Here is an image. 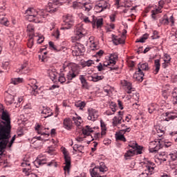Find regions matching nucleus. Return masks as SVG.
Masks as SVG:
<instances>
[{"mask_svg": "<svg viewBox=\"0 0 177 177\" xmlns=\"http://www.w3.org/2000/svg\"><path fill=\"white\" fill-rule=\"evenodd\" d=\"M109 107L112 110V111H117V104H115V102H110Z\"/></svg>", "mask_w": 177, "mask_h": 177, "instance_id": "nucleus-54", "label": "nucleus"}, {"mask_svg": "<svg viewBox=\"0 0 177 177\" xmlns=\"http://www.w3.org/2000/svg\"><path fill=\"white\" fill-rule=\"evenodd\" d=\"M169 157L171 161H175L177 159V151H172L169 154Z\"/></svg>", "mask_w": 177, "mask_h": 177, "instance_id": "nucleus-49", "label": "nucleus"}, {"mask_svg": "<svg viewBox=\"0 0 177 177\" xmlns=\"http://www.w3.org/2000/svg\"><path fill=\"white\" fill-rule=\"evenodd\" d=\"M138 67H140V69L141 71H149V64L144 63V64H139Z\"/></svg>", "mask_w": 177, "mask_h": 177, "instance_id": "nucleus-42", "label": "nucleus"}, {"mask_svg": "<svg viewBox=\"0 0 177 177\" xmlns=\"http://www.w3.org/2000/svg\"><path fill=\"white\" fill-rule=\"evenodd\" d=\"M145 77V73L143 71L140 70V67H138V71L133 75V78L136 80V81H139L142 82L143 81V77Z\"/></svg>", "mask_w": 177, "mask_h": 177, "instance_id": "nucleus-19", "label": "nucleus"}, {"mask_svg": "<svg viewBox=\"0 0 177 177\" xmlns=\"http://www.w3.org/2000/svg\"><path fill=\"white\" fill-rule=\"evenodd\" d=\"M88 41L91 50H97V49H99V46L97 45V41H95V37L93 36L90 37Z\"/></svg>", "mask_w": 177, "mask_h": 177, "instance_id": "nucleus-23", "label": "nucleus"}, {"mask_svg": "<svg viewBox=\"0 0 177 177\" xmlns=\"http://www.w3.org/2000/svg\"><path fill=\"white\" fill-rule=\"evenodd\" d=\"M94 77V82H97L98 81H102L104 76L103 75H97V74L93 75Z\"/></svg>", "mask_w": 177, "mask_h": 177, "instance_id": "nucleus-52", "label": "nucleus"}, {"mask_svg": "<svg viewBox=\"0 0 177 177\" xmlns=\"http://www.w3.org/2000/svg\"><path fill=\"white\" fill-rule=\"evenodd\" d=\"M129 147H131V150H143V147L138 145L136 141L131 142L129 144Z\"/></svg>", "mask_w": 177, "mask_h": 177, "instance_id": "nucleus-30", "label": "nucleus"}, {"mask_svg": "<svg viewBox=\"0 0 177 177\" xmlns=\"http://www.w3.org/2000/svg\"><path fill=\"white\" fill-rule=\"evenodd\" d=\"M62 153L65 160L64 171L65 173L67 172V174H70V168H71V158L70 157V155H68V152H67V149H66V148H64Z\"/></svg>", "mask_w": 177, "mask_h": 177, "instance_id": "nucleus-11", "label": "nucleus"}, {"mask_svg": "<svg viewBox=\"0 0 177 177\" xmlns=\"http://www.w3.org/2000/svg\"><path fill=\"white\" fill-rule=\"evenodd\" d=\"M75 106L80 110H83L85 106H86V103L82 101H77L75 103Z\"/></svg>", "mask_w": 177, "mask_h": 177, "instance_id": "nucleus-37", "label": "nucleus"}, {"mask_svg": "<svg viewBox=\"0 0 177 177\" xmlns=\"http://www.w3.org/2000/svg\"><path fill=\"white\" fill-rule=\"evenodd\" d=\"M0 24L8 27V26H9V20H8L6 17H1L0 18Z\"/></svg>", "mask_w": 177, "mask_h": 177, "instance_id": "nucleus-50", "label": "nucleus"}, {"mask_svg": "<svg viewBox=\"0 0 177 177\" xmlns=\"http://www.w3.org/2000/svg\"><path fill=\"white\" fill-rule=\"evenodd\" d=\"M122 122V116H115L112 120L113 127H118Z\"/></svg>", "mask_w": 177, "mask_h": 177, "instance_id": "nucleus-28", "label": "nucleus"}, {"mask_svg": "<svg viewBox=\"0 0 177 177\" xmlns=\"http://www.w3.org/2000/svg\"><path fill=\"white\" fill-rule=\"evenodd\" d=\"M169 135L173 137L174 140L177 143V132L172 131L169 133Z\"/></svg>", "mask_w": 177, "mask_h": 177, "instance_id": "nucleus-60", "label": "nucleus"}, {"mask_svg": "<svg viewBox=\"0 0 177 177\" xmlns=\"http://www.w3.org/2000/svg\"><path fill=\"white\" fill-rule=\"evenodd\" d=\"M73 9H82L86 13H88V12H91L92 10L93 6L91 3H81L80 2L75 1L73 4Z\"/></svg>", "mask_w": 177, "mask_h": 177, "instance_id": "nucleus-7", "label": "nucleus"}, {"mask_svg": "<svg viewBox=\"0 0 177 177\" xmlns=\"http://www.w3.org/2000/svg\"><path fill=\"white\" fill-rule=\"evenodd\" d=\"M34 45V37L32 36V37L29 39L28 43V48H32V46Z\"/></svg>", "mask_w": 177, "mask_h": 177, "instance_id": "nucleus-58", "label": "nucleus"}, {"mask_svg": "<svg viewBox=\"0 0 177 177\" xmlns=\"http://www.w3.org/2000/svg\"><path fill=\"white\" fill-rule=\"evenodd\" d=\"M160 59H155L154 60V65H155V74H158V71H160V67H161V64H160Z\"/></svg>", "mask_w": 177, "mask_h": 177, "instance_id": "nucleus-38", "label": "nucleus"}, {"mask_svg": "<svg viewBox=\"0 0 177 177\" xmlns=\"http://www.w3.org/2000/svg\"><path fill=\"white\" fill-rule=\"evenodd\" d=\"M95 25L97 28H100L102 26H103V19H97L96 17H95Z\"/></svg>", "mask_w": 177, "mask_h": 177, "instance_id": "nucleus-47", "label": "nucleus"}, {"mask_svg": "<svg viewBox=\"0 0 177 177\" xmlns=\"http://www.w3.org/2000/svg\"><path fill=\"white\" fill-rule=\"evenodd\" d=\"M41 113L44 118H48V117H52V115H53V112H52V109L49 107H44Z\"/></svg>", "mask_w": 177, "mask_h": 177, "instance_id": "nucleus-21", "label": "nucleus"}, {"mask_svg": "<svg viewBox=\"0 0 177 177\" xmlns=\"http://www.w3.org/2000/svg\"><path fill=\"white\" fill-rule=\"evenodd\" d=\"M159 24H162L163 26H168L169 24V19L168 17L165 18V16L163 18L159 19Z\"/></svg>", "mask_w": 177, "mask_h": 177, "instance_id": "nucleus-41", "label": "nucleus"}, {"mask_svg": "<svg viewBox=\"0 0 177 177\" xmlns=\"http://www.w3.org/2000/svg\"><path fill=\"white\" fill-rule=\"evenodd\" d=\"M149 38L148 34H145L143 36H142L140 39H137L136 42H140L141 44H143L146 41V39Z\"/></svg>", "mask_w": 177, "mask_h": 177, "instance_id": "nucleus-45", "label": "nucleus"}, {"mask_svg": "<svg viewBox=\"0 0 177 177\" xmlns=\"http://www.w3.org/2000/svg\"><path fill=\"white\" fill-rule=\"evenodd\" d=\"M0 115L2 120H0V156L3 154L6 147H12L15 140H16V135L13 136L10 141V116L8 111L0 110Z\"/></svg>", "mask_w": 177, "mask_h": 177, "instance_id": "nucleus-1", "label": "nucleus"}, {"mask_svg": "<svg viewBox=\"0 0 177 177\" xmlns=\"http://www.w3.org/2000/svg\"><path fill=\"white\" fill-rule=\"evenodd\" d=\"M161 146V142H160V138L157 140L152 141L149 143V151L150 153H157L160 150Z\"/></svg>", "mask_w": 177, "mask_h": 177, "instance_id": "nucleus-14", "label": "nucleus"}, {"mask_svg": "<svg viewBox=\"0 0 177 177\" xmlns=\"http://www.w3.org/2000/svg\"><path fill=\"white\" fill-rule=\"evenodd\" d=\"M139 154H142V150L129 149L124 154V158L126 160H131V157H133V156H138Z\"/></svg>", "mask_w": 177, "mask_h": 177, "instance_id": "nucleus-16", "label": "nucleus"}, {"mask_svg": "<svg viewBox=\"0 0 177 177\" xmlns=\"http://www.w3.org/2000/svg\"><path fill=\"white\" fill-rule=\"evenodd\" d=\"M34 30H35L34 25L29 24L27 26V29H26L27 32L30 33V37H34V38H37V36H35V34H34Z\"/></svg>", "mask_w": 177, "mask_h": 177, "instance_id": "nucleus-32", "label": "nucleus"}, {"mask_svg": "<svg viewBox=\"0 0 177 177\" xmlns=\"http://www.w3.org/2000/svg\"><path fill=\"white\" fill-rule=\"evenodd\" d=\"M94 64L93 60L92 59H88L87 61H84L82 62H81V66L84 68V67H91V66H92V64Z\"/></svg>", "mask_w": 177, "mask_h": 177, "instance_id": "nucleus-39", "label": "nucleus"}, {"mask_svg": "<svg viewBox=\"0 0 177 177\" xmlns=\"http://www.w3.org/2000/svg\"><path fill=\"white\" fill-rule=\"evenodd\" d=\"M164 62H166V63H169L171 62V56L169 54H164Z\"/></svg>", "mask_w": 177, "mask_h": 177, "instance_id": "nucleus-57", "label": "nucleus"}, {"mask_svg": "<svg viewBox=\"0 0 177 177\" xmlns=\"http://www.w3.org/2000/svg\"><path fill=\"white\" fill-rule=\"evenodd\" d=\"M165 117L163 120L165 121H171V120H175L177 118V111H171L165 113Z\"/></svg>", "mask_w": 177, "mask_h": 177, "instance_id": "nucleus-18", "label": "nucleus"}, {"mask_svg": "<svg viewBox=\"0 0 177 177\" xmlns=\"http://www.w3.org/2000/svg\"><path fill=\"white\" fill-rule=\"evenodd\" d=\"M21 82H23V78L21 77H15L10 80V84H12V85H18V84H21Z\"/></svg>", "mask_w": 177, "mask_h": 177, "instance_id": "nucleus-36", "label": "nucleus"}, {"mask_svg": "<svg viewBox=\"0 0 177 177\" xmlns=\"http://www.w3.org/2000/svg\"><path fill=\"white\" fill-rule=\"evenodd\" d=\"M106 9H110V3L104 0L100 1L94 7V10L96 13H102Z\"/></svg>", "mask_w": 177, "mask_h": 177, "instance_id": "nucleus-8", "label": "nucleus"}, {"mask_svg": "<svg viewBox=\"0 0 177 177\" xmlns=\"http://www.w3.org/2000/svg\"><path fill=\"white\" fill-rule=\"evenodd\" d=\"M27 62L24 63L23 65H21L20 68L17 69V73H18V74H27V73L30 71V69L27 67Z\"/></svg>", "mask_w": 177, "mask_h": 177, "instance_id": "nucleus-26", "label": "nucleus"}, {"mask_svg": "<svg viewBox=\"0 0 177 177\" xmlns=\"http://www.w3.org/2000/svg\"><path fill=\"white\" fill-rule=\"evenodd\" d=\"M25 15L26 20L33 21V23H42L44 19L48 17L45 10H35V8H28Z\"/></svg>", "mask_w": 177, "mask_h": 177, "instance_id": "nucleus-3", "label": "nucleus"}, {"mask_svg": "<svg viewBox=\"0 0 177 177\" xmlns=\"http://www.w3.org/2000/svg\"><path fill=\"white\" fill-rule=\"evenodd\" d=\"M79 80L82 84V88H83V89H89V85L88 84V82H86V79H85L84 75H80Z\"/></svg>", "mask_w": 177, "mask_h": 177, "instance_id": "nucleus-27", "label": "nucleus"}, {"mask_svg": "<svg viewBox=\"0 0 177 177\" xmlns=\"http://www.w3.org/2000/svg\"><path fill=\"white\" fill-rule=\"evenodd\" d=\"M167 158H168V155L167 154V152L163 151V152L159 153L158 156V160H159L160 162H164L167 161Z\"/></svg>", "mask_w": 177, "mask_h": 177, "instance_id": "nucleus-31", "label": "nucleus"}, {"mask_svg": "<svg viewBox=\"0 0 177 177\" xmlns=\"http://www.w3.org/2000/svg\"><path fill=\"white\" fill-rule=\"evenodd\" d=\"M121 127L123 128L122 131H124V132H131L130 127H127L125 124H122Z\"/></svg>", "mask_w": 177, "mask_h": 177, "instance_id": "nucleus-62", "label": "nucleus"}, {"mask_svg": "<svg viewBox=\"0 0 177 177\" xmlns=\"http://www.w3.org/2000/svg\"><path fill=\"white\" fill-rule=\"evenodd\" d=\"M125 86L127 89V93H132L135 88H132V83L126 82Z\"/></svg>", "mask_w": 177, "mask_h": 177, "instance_id": "nucleus-40", "label": "nucleus"}, {"mask_svg": "<svg viewBox=\"0 0 177 177\" xmlns=\"http://www.w3.org/2000/svg\"><path fill=\"white\" fill-rule=\"evenodd\" d=\"M31 95L37 96L38 95V86H37V84H33L32 86H31Z\"/></svg>", "mask_w": 177, "mask_h": 177, "instance_id": "nucleus-44", "label": "nucleus"}, {"mask_svg": "<svg viewBox=\"0 0 177 177\" xmlns=\"http://www.w3.org/2000/svg\"><path fill=\"white\" fill-rule=\"evenodd\" d=\"M80 74V71L78 70V68L77 66H74L71 68V69L68 72L66 75V78L68 81H73L74 78L76 77H78V75Z\"/></svg>", "mask_w": 177, "mask_h": 177, "instance_id": "nucleus-13", "label": "nucleus"}, {"mask_svg": "<svg viewBox=\"0 0 177 177\" xmlns=\"http://www.w3.org/2000/svg\"><path fill=\"white\" fill-rule=\"evenodd\" d=\"M75 34V35L72 37V41L73 42L74 41H79L82 37H84L86 34V30H85L82 25H79L76 27Z\"/></svg>", "mask_w": 177, "mask_h": 177, "instance_id": "nucleus-10", "label": "nucleus"}, {"mask_svg": "<svg viewBox=\"0 0 177 177\" xmlns=\"http://www.w3.org/2000/svg\"><path fill=\"white\" fill-rule=\"evenodd\" d=\"M73 120L75 122V124L76 127H80V125H81V122H82V119L81 117L78 116V117H73Z\"/></svg>", "mask_w": 177, "mask_h": 177, "instance_id": "nucleus-46", "label": "nucleus"}, {"mask_svg": "<svg viewBox=\"0 0 177 177\" xmlns=\"http://www.w3.org/2000/svg\"><path fill=\"white\" fill-rule=\"evenodd\" d=\"M73 149L74 151H80V153H82V151L84 150V146L75 144L73 145Z\"/></svg>", "mask_w": 177, "mask_h": 177, "instance_id": "nucleus-43", "label": "nucleus"}, {"mask_svg": "<svg viewBox=\"0 0 177 177\" xmlns=\"http://www.w3.org/2000/svg\"><path fill=\"white\" fill-rule=\"evenodd\" d=\"M116 140H122V142H127V139L122 134H118L116 136Z\"/></svg>", "mask_w": 177, "mask_h": 177, "instance_id": "nucleus-55", "label": "nucleus"}, {"mask_svg": "<svg viewBox=\"0 0 177 177\" xmlns=\"http://www.w3.org/2000/svg\"><path fill=\"white\" fill-rule=\"evenodd\" d=\"M113 42L114 45H120L121 44H125V39L116 37L113 39Z\"/></svg>", "mask_w": 177, "mask_h": 177, "instance_id": "nucleus-35", "label": "nucleus"}, {"mask_svg": "<svg viewBox=\"0 0 177 177\" xmlns=\"http://www.w3.org/2000/svg\"><path fill=\"white\" fill-rule=\"evenodd\" d=\"M35 165L38 168L40 165H44V164H46V159L42 158L39 159L37 158L34 162Z\"/></svg>", "mask_w": 177, "mask_h": 177, "instance_id": "nucleus-34", "label": "nucleus"}, {"mask_svg": "<svg viewBox=\"0 0 177 177\" xmlns=\"http://www.w3.org/2000/svg\"><path fill=\"white\" fill-rule=\"evenodd\" d=\"M74 66H75V65H73L72 63L64 62V64H63L62 68H63L64 71H66V68H67V67H68V68L71 67L72 68V67H74Z\"/></svg>", "mask_w": 177, "mask_h": 177, "instance_id": "nucleus-53", "label": "nucleus"}, {"mask_svg": "<svg viewBox=\"0 0 177 177\" xmlns=\"http://www.w3.org/2000/svg\"><path fill=\"white\" fill-rule=\"evenodd\" d=\"M98 127H91L90 126H86L82 129V133L83 135H85L86 136H89L91 133L94 132L95 131L93 129H98Z\"/></svg>", "mask_w": 177, "mask_h": 177, "instance_id": "nucleus-22", "label": "nucleus"}, {"mask_svg": "<svg viewBox=\"0 0 177 177\" xmlns=\"http://www.w3.org/2000/svg\"><path fill=\"white\" fill-rule=\"evenodd\" d=\"M21 167H24L25 168H31L30 167V162H27V161H24L21 163Z\"/></svg>", "mask_w": 177, "mask_h": 177, "instance_id": "nucleus-64", "label": "nucleus"}, {"mask_svg": "<svg viewBox=\"0 0 177 177\" xmlns=\"http://www.w3.org/2000/svg\"><path fill=\"white\" fill-rule=\"evenodd\" d=\"M89 171L91 177H102L105 172L109 171V169L104 162H101L99 166H95L93 169H90Z\"/></svg>", "mask_w": 177, "mask_h": 177, "instance_id": "nucleus-4", "label": "nucleus"}, {"mask_svg": "<svg viewBox=\"0 0 177 177\" xmlns=\"http://www.w3.org/2000/svg\"><path fill=\"white\" fill-rule=\"evenodd\" d=\"M48 12L50 13H55L57 10V4L55 3H48V9H47Z\"/></svg>", "mask_w": 177, "mask_h": 177, "instance_id": "nucleus-29", "label": "nucleus"}, {"mask_svg": "<svg viewBox=\"0 0 177 177\" xmlns=\"http://www.w3.org/2000/svg\"><path fill=\"white\" fill-rule=\"evenodd\" d=\"M73 45L71 47L73 56H80L85 52V46L81 43L75 42V40L72 41Z\"/></svg>", "mask_w": 177, "mask_h": 177, "instance_id": "nucleus-6", "label": "nucleus"}, {"mask_svg": "<svg viewBox=\"0 0 177 177\" xmlns=\"http://www.w3.org/2000/svg\"><path fill=\"white\" fill-rule=\"evenodd\" d=\"M162 8L160 7H158L157 8H156L155 10H152L151 12L155 13L156 15H157L158 13H162V11L161 10Z\"/></svg>", "mask_w": 177, "mask_h": 177, "instance_id": "nucleus-61", "label": "nucleus"}, {"mask_svg": "<svg viewBox=\"0 0 177 177\" xmlns=\"http://www.w3.org/2000/svg\"><path fill=\"white\" fill-rule=\"evenodd\" d=\"M36 37L34 38L33 36V39H37V44H42L44 42V37L42 36H37L35 35Z\"/></svg>", "mask_w": 177, "mask_h": 177, "instance_id": "nucleus-56", "label": "nucleus"}, {"mask_svg": "<svg viewBox=\"0 0 177 177\" xmlns=\"http://www.w3.org/2000/svg\"><path fill=\"white\" fill-rule=\"evenodd\" d=\"M48 74L50 80L53 81L58 80L60 84H64V82H66V77H64V74H59L55 68L48 69Z\"/></svg>", "mask_w": 177, "mask_h": 177, "instance_id": "nucleus-5", "label": "nucleus"}, {"mask_svg": "<svg viewBox=\"0 0 177 177\" xmlns=\"http://www.w3.org/2000/svg\"><path fill=\"white\" fill-rule=\"evenodd\" d=\"M48 45H49L50 48H53V50L59 51V50L57 49V48L55 45V43H53V41H49Z\"/></svg>", "mask_w": 177, "mask_h": 177, "instance_id": "nucleus-59", "label": "nucleus"}, {"mask_svg": "<svg viewBox=\"0 0 177 177\" xmlns=\"http://www.w3.org/2000/svg\"><path fill=\"white\" fill-rule=\"evenodd\" d=\"M99 118V112L96 109H89L88 120L90 121H96Z\"/></svg>", "mask_w": 177, "mask_h": 177, "instance_id": "nucleus-15", "label": "nucleus"}, {"mask_svg": "<svg viewBox=\"0 0 177 177\" xmlns=\"http://www.w3.org/2000/svg\"><path fill=\"white\" fill-rule=\"evenodd\" d=\"M118 60V55L115 53L111 54L108 62H105L104 66H115Z\"/></svg>", "mask_w": 177, "mask_h": 177, "instance_id": "nucleus-17", "label": "nucleus"}, {"mask_svg": "<svg viewBox=\"0 0 177 177\" xmlns=\"http://www.w3.org/2000/svg\"><path fill=\"white\" fill-rule=\"evenodd\" d=\"M160 146H165V147H169L172 146L171 142H168L167 140H165L164 137H162V138H160Z\"/></svg>", "mask_w": 177, "mask_h": 177, "instance_id": "nucleus-33", "label": "nucleus"}, {"mask_svg": "<svg viewBox=\"0 0 177 177\" xmlns=\"http://www.w3.org/2000/svg\"><path fill=\"white\" fill-rule=\"evenodd\" d=\"M64 26L61 30H70L74 26V17L71 15H67L64 17Z\"/></svg>", "mask_w": 177, "mask_h": 177, "instance_id": "nucleus-12", "label": "nucleus"}, {"mask_svg": "<svg viewBox=\"0 0 177 177\" xmlns=\"http://www.w3.org/2000/svg\"><path fill=\"white\" fill-rule=\"evenodd\" d=\"M173 104H177V88L172 92Z\"/></svg>", "mask_w": 177, "mask_h": 177, "instance_id": "nucleus-51", "label": "nucleus"}, {"mask_svg": "<svg viewBox=\"0 0 177 177\" xmlns=\"http://www.w3.org/2000/svg\"><path fill=\"white\" fill-rule=\"evenodd\" d=\"M53 37H55L57 39H59V37H60V32L59 31V30H57L53 32Z\"/></svg>", "mask_w": 177, "mask_h": 177, "instance_id": "nucleus-63", "label": "nucleus"}, {"mask_svg": "<svg viewBox=\"0 0 177 177\" xmlns=\"http://www.w3.org/2000/svg\"><path fill=\"white\" fill-rule=\"evenodd\" d=\"M5 96V102L8 106L12 104L15 102V97L11 94H9V93L6 92Z\"/></svg>", "mask_w": 177, "mask_h": 177, "instance_id": "nucleus-25", "label": "nucleus"}, {"mask_svg": "<svg viewBox=\"0 0 177 177\" xmlns=\"http://www.w3.org/2000/svg\"><path fill=\"white\" fill-rule=\"evenodd\" d=\"M82 20L84 21V23H86V24H93V27H95L96 26V20L95 19V16L93 15L91 18L89 17L83 16L82 17Z\"/></svg>", "mask_w": 177, "mask_h": 177, "instance_id": "nucleus-20", "label": "nucleus"}, {"mask_svg": "<svg viewBox=\"0 0 177 177\" xmlns=\"http://www.w3.org/2000/svg\"><path fill=\"white\" fill-rule=\"evenodd\" d=\"M0 115L2 120H0V156L3 154L6 147H12L15 140H16V135L13 136L10 141V116L8 111L0 110Z\"/></svg>", "mask_w": 177, "mask_h": 177, "instance_id": "nucleus-2", "label": "nucleus"}, {"mask_svg": "<svg viewBox=\"0 0 177 177\" xmlns=\"http://www.w3.org/2000/svg\"><path fill=\"white\" fill-rule=\"evenodd\" d=\"M35 131H37V133H39V135H45L46 136H49V133H46L42 131H41V126L39 124H37L35 127Z\"/></svg>", "mask_w": 177, "mask_h": 177, "instance_id": "nucleus-48", "label": "nucleus"}, {"mask_svg": "<svg viewBox=\"0 0 177 177\" xmlns=\"http://www.w3.org/2000/svg\"><path fill=\"white\" fill-rule=\"evenodd\" d=\"M64 128L67 131H71L73 128V121L70 118H65L63 122Z\"/></svg>", "mask_w": 177, "mask_h": 177, "instance_id": "nucleus-24", "label": "nucleus"}, {"mask_svg": "<svg viewBox=\"0 0 177 177\" xmlns=\"http://www.w3.org/2000/svg\"><path fill=\"white\" fill-rule=\"evenodd\" d=\"M145 171L146 173H142L139 177H150L149 175H153L154 173V169L156 168V165L150 160H148L145 164Z\"/></svg>", "mask_w": 177, "mask_h": 177, "instance_id": "nucleus-9", "label": "nucleus"}]
</instances>
